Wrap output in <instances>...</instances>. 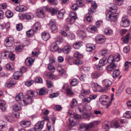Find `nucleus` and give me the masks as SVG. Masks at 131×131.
<instances>
[{
	"instance_id": "nucleus-64",
	"label": "nucleus",
	"mask_w": 131,
	"mask_h": 131,
	"mask_svg": "<svg viewBox=\"0 0 131 131\" xmlns=\"http://www.w3.org/2000/svg\"><path fill=\"white\" fill-rule=\"evenodd\" d=\"M78 8V6L77 4H73L72 5L71 8L72 10H77Z\"/></svg>"
},
{
	"instance_id": "nucleus-33",
	"label": "nucleus",
	"mask_w": 131,
	"mask_h": 131,
	"mask_svg": "<svg viewBox=\"0 0 131 131\" xmlns=\"http://www.w3.org/2000/svg\"><path fill=\"white\" fill-rule=\"evenodd\" d=\"M81 42L78 41L75 42L73 45V47L75 49H78L80 47L81 45Z\"/></svg>"
},
{
	"instance_id": "nucleus-5",
	"label": "nucleus",
	"mask_w": 131,
	"mask_h": 131,
	"mask_svg": "<svg viewBox=\"0 0 131 131\" xmlns=\"http://www.w3.org/2000/svg\"><path fill=\"white\" fill-rule=\"evenodd\" d=\"M14 41V39L13 37H9L5 40L4 44L6 47H10L12 45Z\"/></svg>"
},
{
	"instance_id": "nucleus-21",
	"label": "nucleus",
	"mask_w": 131,
	"mask_h": 131,
	"mask_svg": "<svg viewBox=\"0 0 131 131\" xmlns=\"http://www.w3.org/2000/svg\"><path fill=\"white\" fill-rule=\"evenodd\" d=\"M6 103L5 101L2 100H0V108L2 111H4L6 109L5 105Z\"/></svg>"
},
{
	"instance_id": "nucleus-63",
	"label": "nucleus",
	"mask_w": 131,
	"mask_h": 131,
	"mask_svg": "<svg viewBox=\"0 0 131 131\" xmlns=\"http://www.w3.org/2000/svg\"><path fill=\"white\" fill-rule=\"evenodd\" d=\"M70 124L72 126H74L75 125L76 123L74 122L73 118L71 117L69 119Z\"/></svg>"
},
{
	"instance_id": "nucleus-31",
	"label": "nucleus",
	"mask_w": 131,
	"mask_h": 131,
	"mask_svg": "<svg viewBox=\"0 0 131 131\" xmlns=\"http://www.w3.org/2000/svg\"><path fill=\"white\" fill-rule=\"evenodd\" d=\"M130 36V34H127L124 38H123L122 39V40L125 43H127L128 42Z\"/></svg>"
},
{
	"instance_id": "nucleus-4",
	"label": "nucleus",
	"mask_w": 131,
	"mask_h": 131,
	"mask_svg": "<svg viewBox=\"0 0 131 131\" xmlns=\"http://www.w3.org/2000/svg\"><path fill=\"white\" fill-rule=\"evenodd\" d=\"M45 122L42 121L37 123L34 127V129L36 131H40L43 127Z\"/></svg>"
},
{
	"instance_id": "nucleus-44",
	"label": "nucleus",
	"mask_w": 131,
	"mask_h": 131,
	"mask_svg": "<svg viewBox=\"0 0 131 131\" xmlns=\"http://www.w3.org/2000/svg\"><path fill=\"white\" fill-rule=\"evenodd\" d=\"M21 75V73L18 71L16 72L14 74V78L15 79H18Z\"/></svg>"
},
{
	"instance_id": "nucleus-48",
	"label": "nucleus",
	"mask_w": 131,
	"mask_h": 131,
	"mask_svg": "<svg viewBox=\"0 0 131 131\" xmlns=\"http://www.w3.org/2000/svg\"><path fill=\"white\" fill-rule=\"evenodd\" d=\"M77 104V102L75 99H73L71 101V107L72 108L76 106Z\"/></svg>"
},
{
	"instance_id": "nucleus-34",
	"label": "nucleus",
	"mask_w": 131,
	"mask_h": 131,
	"mask_svg": "<svg viewBox=\"0 0 131 131\" xmlns=\"http://www.w3.org/2000/svg\"><path fill=\"white\" fill-rule=\"evenodd\" d=\"M63 39L61 36H59L57 38L56 43L58 45L59 44L63 41Z\"/></svg>"
},
{
	"instance_id": "nucleus-56",
	"label": "nucleus",
	"mask_w": 131,
	"mask_h": 131,
	"mask_svg": "<svg viewBox=\"0 0 131 131\" xmlns=\"http://www.w3.org/2000/svg\"><path fill=\"white\" fill-rule=\"evenodd\" d=\"M76 4L78 5V7H82L84 6V4L82 0H77L76 1Z\"/></svg>"
},
{
	"instance_id": "nucleus-30",
	"label": "nucleus",
	"mask_w": 131,
	"mask_h": 131,
	"mask_svg": "<svg viewBox=\"0 0 131 131\" xmlns=\"http://www.w3.org/2000/svg\"><path fill=\"white\" fill-rule=\"evenodd\" d=\"M113 33V31L110 28H107L105 29L104 30V33L107 35H110Z\"/></svg>"
},
{
	"instance_id": "nucleus-54",
	"label": "nucleus",
	"mask_w": 131,
	"mask_h": 131,
	"mask_svg": "<svg viewBox=\"0 0 131 131\" xmlns=\"http://www.w3.org/2000/svg\"><path fill=\"white\" fill-rule=\"evenodd\" d=\"M79 35L80 37L82 38H85L86 36V33L83 31H79Z\"/></svg>"
},
{
	"instance_id": "nucleus-35",
	"label": "nucleus",
	"mask_w": 131,
	"mask_h": 131,
	"mask_svg": "<svg viewBox=\"0 0 131 131\" xmlns=\"http://www.w3.org/2000/svg\"><path fill=\"white\" fill-rule=\"evenodd\" d=\"M24 6L20 5L17 7L16 8V10L18 12H22L25 10Z\"/></svg>"
},
{
	"instance_id": "nucleus-14",
	"label": "nucleus",
	"mask_w": 131,
	"mask_h": 131,
	"mask_svg": "<svg viewBox=\"0 0 131 131\" xmlns=\"http://www.w3.org/2000/svg\"><path fill=\"white\" fill-rule=\"evenodd\" d=\"M97 29V27L95 26L91 25L88 27L87 30L88 32L93 33Z\"/></svg>"
},
{
	"instance_id": "nucleus-11",
	"label": "nucleus",
	"mask_w": 131,
	"mask_h": 131,
	"mask_svg": "<svg viewBox=\"0 0 131 131\" xmlns=\"http://www.w3.org/2000/svg\"><path fill=\"white\" fill-rule=\"evenodd\" d=\"M46 10L48 12H50L52 15H56L59 9L57 7H54L52 8H49L47 7H46Z\"/></svg>"
},
{
	"instance_id": "nucleus-39",
	"label": "nucleus",
	"mask_w": 131,
	"mask_h": 131,
	"mask_svg": "<svg viewBox=\"0 0 131 131\" xmlns=\"http://www.w3.org/2000/svg\"><path fill=\"white\" fill-rule=\"evenodd\" d=\"M51 30L52 32L53 33H55L57 31L58 28L56 25L50 26Z\"/></svg>"
},
{
	"instance_id": "nucleus-29",
	"label": "nucleus",
	"mask_w": 131,
	"mask_h": 131,
	"mask_svg": "<svg viewBox=\"0 0 131 131\" xmlns=\"http://www.w3.org/2000/svg\"><path fill=\"white\" fill-rule=\"evenodd\" d=\"M47 125L49 131H53L54 128L52 123L51 122H49L47 123Z\"/></svg>"
},
{
	"instance_id": "nucleus-18",
	"label": "nucleus",
	"mask_w": 131,
	"mask_h": 131,
	"mask_svg": "<svg viewBox=\"0 0 131 131\" xmlns=\"http://www.w3.org/2000/svg\"><path fill=\"white\" fill-rule=\"evenodd\" d=\"M70 17L71 18L72 20V22L74 23L75 20L77 19V14L75 12H71L70 13Z\"/></svg>"
},
{
	"instance_id": "nucleus-12",
	"label": "nucleus",
	"mask_w": 131,
	"mask_h": 131,
	"mask_svg": "<svg viewBox=\"0 0 131 131\" xmlns=\"http://www.w3.org/2000/svg\"><path fill=\"white\" fill-rule=\"evenodd\" d=\"M7 129L6 123L2 121H0V129L3 130L0 131H6Z\"/></svg>"
},
{
	"instance_id": "nucleus-25",
	"label": "nucleus",
	"mask_w": 131,
	"mask_h": 131,
	"mask_svg": "<svg viewBox=\"0 0 131 131\" xmlns=\"http://www.w3.org/2000/svg\"><path fill=\"white\" fill-rule=\"evenodd\" d=\"M65 13V10L64 9H62L59 11L57 14L58 17L59 18H62L63 16V15Z\"/></svg>"
},
{
	"instance_id": "nucleus-45",
	"label": "nucleus",
	"mask_w": 131,
	"mask_h": 131,
	"mask_svg": "<svg viewBox=\"0 0 131 131\" xmlns=\"http://www.w3.org/2000/svg\"><path fill=\"white\" fill-rule=\"evenodd\" d=\"M5 14L6 15L8 18L12 17L13 15V13L10 10H7L6 11Z\"/></svg>"
},
{
	"instance_id": "nucleus-37",
	"label": "nucleus",
	"mask_w": 131,
	"mask_h": 131,
	"mask_svg": "<svg viewBox=\"0 0 131 131\" xmlns=\"http://www.w3.org/2000/svg\"><path fill=\"white\" fill-rule=\"evenodd\" d=\"M15 83L13 81H11L9 82L6 83L5 85V87H10L14 85Z\"/></svg>"
},
{
	"instance_id": "nucleus-2",
	"label": "nucleus",
	"mask_w": 131,
	"mask_h": 131,
	"mask_svg": "<svg viewBox=\"0 0 131 131\" xmlns=\"http://www.w3.org/2000/svg\"><path fill=\"white\" fill-rule=\"evenodd\" d=\"M100 103L103 105H107V107L110 105L111 102H110L109 101L108 96L105 95H103L101 96L99 99Z\"/></svg>"
},
{
	"instance_id": "nucleus-15",
	"label": "nucleus",
	"mask_w": 131,
	"mask_h": 131,
	"mask_svg": "<svg viewBox=\"0 0 131 131\" xmlns=\"http://www.w3.org/2000/svg\"><path fill=\"white\" fill-rule=\"evenodd\" d=\"M117 15H115L114 14H111L109 15L108 21H115L117 19Z\"/></svg>"
},
{
	"instance_id": "nucleus-1",
	"label": "nucleus",
	"mask_w": 131,
	"mask_h": 131,
	"mask_svg": "<svg viewBox=\"0 0 131 131\" xmlns=\"http://www.w3.org/2000/svg\"><path fill=\"white\" fill-rule=\"evenodd\" d=\"M40 26V24L39 23H36L32 26L31 29L29 30L26 32V34L28 36L30 37L32 36L37 31L38 29Z\"/></svg>"
},
{
	"instance_id": "nucleus-55",
	"label": "nucleus",
	"mask_w": 131,
	"mask_h": 131,
	"mask_svg": "<svg viewBox=\"0 0 131 131\" xmlns=\"http://www.w3.org/2000/svg\"><path fill=\"white\" fill-rule=\"evenodd\" d=\"M109 53L110 51L108 50H104L102 51L101 55L102 56H105L107 54Z\"/></svg>"
},
{
	"instance_id": "nucleus-24",
	"label": "nucleus",
	"mask_w": 131,
	"mask_h": 131,
	"mask_svg": "<svg viewBox=\"0 0 131 131\" xmlns=\"http://www.w3.org/2000/svg\"><path fill=\"white\" fill-rule=\"evenodd\" d=\"M50 37V35L49 34L44 32L42 35V38L45 41L47 40Z\"/></svg>"
},
{
	"instance_id": "nucleus-42",
	"label": "nucleus",
	"mask_w": 131,
	"mask_h": 131,
	"mask_svg": "<svg viewBox=\"0 0 131 131\" xmlns=\"http://www.w3.org/2000/svg\"><path fill=\"white\" fill-rule=\"evenodd\" d=\"M57 70L61 75H63L64 73V70L60 66H59L58 67Z\"/></svg>"
},
{
	"instance_id": "nucleus-57",
	"label": "nucleus",
	"mask_w": 131,
	"mask_h": 131,
	"mask_svg": "<svg viewBox=\"0 0 131 131\" xmlns=\"http://www.w3.org/2000/svg\"><path fill=\"white\" fill-rule=\"evenodd\" d=\"M90 101V100L89 97L88 98H84L82 100V103L84 104H86L89 103Z\"/></svg>"
},
{
	"instance_id": "nucleus-20",
	"label": "nucleus",
	"mask_w": 131,
	"mask_h": 131,
	"mask_svg": "<svg viewBox=\"0 0 131 131\" xmlns=\"http://www.w3.org/2000/svg\"><path fill=\"white\" fill-rule=\"evenodd\" d=\"M21 109V104L20 103L15 104L13 107V109L15 111H19Z\"/></svg>"
},
{
	"instance_id": "nucleus-53",
	"label": "nucleus",
	"mask_w": 131,
	"mask_h": 131,
	"mask_svg": "<svg viewBox=\"0 0 131 131\" xmlns=\"http://www.w3.org/2000/svg\"><path fill=\"white\" fill-rule=\"evenodd\" d=\"M48 68L49 70L52 72H54L55 71L54 68L51 63H49L48 64Z\"/></svg>"
},
{
	"instance_id": "nucleus-38",
	"label": "nucleus",
	"mask_w": 131,
	"mask_h": 131,
	"mask_svg": "<svg viewBox=\"0 0 131 131\" xmlns=\"http://www.w3.org/2000/svg\"><path fill=\"white\" fill-rule=\"evenodd\" d=\"M111 125L112 127H114L115 128H117L119 126V125L117 121L115 122H112L111 123Z\"/></svg>"
},
{
	"instance_id": "nucleus-41",
	"label": "nucleus",
	"mask_w": 131,
	"mask_h": 131,
	"mask_svg": "<svg viewBox=\"0 0 131 131\" xmlns=\"http://www.w3.org/2000/svg\"><path fill=\"white\" fill-rule=\"evenodd\" d=\"M23 94L22 93H20L16 96L15 99L17 101H19L23 97Z\"/></svg>"
},
{
	"instance_id": "nucleus-3",
	"label": "nucleus",
	"mask_w": 131,
	"mask_h": 131,
	"mask_svg": "<svg viewBox=\"0 0 131 131\" xmlns=\"http://www.w3.org/2000/svg\"><path fill=\"white\" fill-rule=\"evenodd\" d=\"M130 23V21L127 19V16L125 15L123 16L120 23L121 26L125 27H127L129 26Z\"/></svg>"
},
{
	"instance_id": "nucleus-32",
	"label": "nucleus",
	"mask_w": 131,
	"mask_h": 131,
	"mask_svg": "<svg viewBox=\"0 0 131 131\" xmlns=\"http://www.w3.org/2000/svg\"><path fill=\"white\" fill-rule=\"evenodd\" d=\"M116 67V65L115 64H111L108 66L107 68V69L108 71H112L113 69L115 68Z\"/></svg>"
},
{
	"instance_id": "nucleus-51",
	"label": "nucleus",
	"mask_w": 131,
	"mask_h": 131,
	"mask_svg": "<svg viewBox=\"0 0 131 131\" xmlns=\"http://www.w3.org/2000/svg\"><path fill=\"white\" fill-rule=\"evenodd\" d=\"M114 61V58L113 56H110L108 57L107 60V62L110 64L112 63Z\"/></svg>"
},
{
	"instance_id": "nucleus-46",
	"label": "nucleus",
	"mask_w": 131,
	"mask_h": 131,
	"mask_svg": "<svg viewBox=\"0 0 131 131\" xmlns=\"http://www.w3.org/2000/svg\"><path fill=\"white\" fill-rule=\"evenodd\" d=\"M78 80L76 79H74L72 80L70 84L72 86H74L76 85L78 83Z\"/></svg>"
},
{
	"instance_id": "nucleus-8",
	"label": "nucleus",
	"mask_w": 131,
	"mask_h": 131,
	"mask_svg": "<svg viewBox=\"0 0 131 131\" xmlns=\"http://www.w3.org/2000/svg\"><path fill=\"white\" fill-rule=\"evenodd\" d=\"M107 63L106 59L102 58L99 61L98 65L96 67L97 69L98 70H102V67L106 65Z\"/></svg>"
},
{
	"instance_id": "nucleus-61",
	"label": "nucleus",
	"mask_w": 131,
	"mask_h": 131,
	"mask_svg": "<svg viewBox=\"0 0 131 131\" xmlns=\"http://www.w3.org/2000/svg\"><path fill=\"white\" fill-rule=\"evenodd\" d=\"M11 51H12L10 50H8L7 51L5 50L2 52V54L3 56H4V57H6L7 55L9 56V52H10Z\"/></svg>"
},
{
	"instance_id": "nucleus-47",
	"label": "nucleus",
	"mask_w": 131,
	"mask_h": 131,
	"mask_svg": "<svg viewBox=\"0 0 131 131\" xmlns=\"http://www.w3.org/2000/svg\"><path fill=\"white\" fill-rule=\"evenodd\" d=\"M124 117L126 118H129L131 117V112L130 111H127L123 115Z\"/></svg>"
},
{
	"instance_id": "nucleus-28",
	"label": "nucleus",
	"mask_w": 131,
	"mask_h": 131,
	"mask_svg": "<svg viewBox=\"0 0 131 131\" xmlns=\"http://www.w3.org/2000/svg\"><path fill=\"white\" fill-rule=\"evenodd\" d=\"M44 12L43 9H38L37 11V16L40 18H43L44 17Z\"/></svg>"
},
{
	"instance_id": "nucleus-23",
	"label": "nucleus",
	"mask_w": 131,
	"mask_h": 131,
	"mask_svg": "<svg viewBox=\"0 0 131 131\" xmlns=\"http://www.w3.org/2000/svg\"><path fill=\"white\" fill-rule=\"evenodd\" d=\"M34 60L31 57L27 58L25 60V63L27 66H30L32 64Z\"/></svg>"
},
{
	"instance_id": "nucleus-59",
	"label": "nucleus",
	"mask_w": 131,
	"mask_h": 131,
	"mask_svg": "<svg viewBox=\"0 0 131 131\" xmlns=\"http://www.w3.org/2000/svg\"><path fill=\"white\" fill-rule=\"evenodd\" d=\"M67 38L70 39H73L75 38L74 35L72 34L69 33L67 34Z\"/></svg>"
},
{
	"instance_id": "nucleus-22",
	"label": "nucleus",
	"mask_w": 131,
	"mask_h": 131,
	"mask_svg": "<svg viewBox=\"0 0 131 131\" xmlns=\"http://www.w3.org/2000/svg\"><path fill=\"white\" fill-rule=\"evenodd\" d=\"M103 83L106 88L104 90H105L107 89L111 85V82L108 79H106L103 81Z\"/></svg>"
},
{
	"instance_id": "nucleus-40",
	"label": "nucleus",
	"mask_w": 131,
	"mask_h": 131,
	"mask_svg": "<svg viewBox=\"0 0 131 131\" xmlns=\"http://www.w3.org/2000/svg\"><path fill=\"white\" fill-rule=\"evenodd\" d=\"M23 18L25 19L26 20L31 19V17L30 15L27 14H26L22 15Z\"/></svg>"
},
{
	"instance_id": "nucleus-36",
	"label": "nucleus",
	"mask_w": 131,
	"mask_h": 131,
	"mask_svg": "<svg viewBox=\"0 0 131 131\" xmlns=\"http://www.w3.org/2000/svg\"><path fill=\"white\" fill-rule=\"evenodd\" d=\"M120 73V71L118 69H116L113 72V76L114 78L117 77L119 75Z\"/></svg>"
},
{
	"instance_id": "nucleus-50",
	"label": "nucleus",
	"mask_w": 131,
	"mask_h": 131,
	"mask_svg": "<svg viewBox=\"0 0 131 131\" xmlns=\"http://www.w3.org/2000/svg\"><path fill=\"white\" fill-rule=\"evenodd\" d=\"M46 90L44 88H42L39 90V95H44L46 93Z\"/></svg>"
},
{
	"instance_id": "nucleus-52",
	"label": "nucleus",
	"mask_w": 131,
	"mask_h": 131,
	"mask_svg": "<svg viewBox=\"0 0 131 131\" xmlns=\"http://www.w3.org/2000/svg\"><path fill=\"white\" fill-rule=\"evenodd\" d=\"M74 56L75 57L79 59L82 58L83 57L81 54L78 52H76L74 53Z\"/></svg>"
},
{
	"instance_id": "nucleus-10",
	"label": "nucleus",
	"mask_w": 131,
	"mask_h": 131,
	"mask_svg": "<svg viewBox=\"0 0 131 131\" xmlns=\"http://www.w3.org/2000/svg\"><path fill=\"white\" fill-rule=\"evenodd\" d=\"M100 123V122L99 121H97L91 122L90 124L86 125L85 129L86 130L90 129L91 128H93L95 125H97Z\"/></svg>"
},
{
	"instance_id": "nucleus-17",
	"label": "nucleus",
	"mask_w": 131,
	"mask_h": 131,
	"mask_svg": "<svg viewBox=\"0 0 131 131\" xmlns=\"http://www.w3.org/2000/svg\"><path fill=\"white\" fill-rule=\"evenodd\" d=\"M31 124V122L30 121H22L20 122V125L24 127H29Z\"/></svg>"
},
{
	"instance_id": "nucleus-62",
	"label": "nucleus",
	"mask_w": 131,
	"mask_h": 131,
	"mask_svg": "<svg viewBox=\"0 0 131 131\" xmlns=\"http://www.w3.org/2000/svg\"><path fill=\"white\" fill-rule=\"evenodd\" d=\"M34 81L33 80L28 81L25 83V85L28 86H29L34 83Z\"/></svg>"
},
{
	"instance_id": "nucleus-27",
	"label": "nucleus",
	"mask_w": 131,
	"mask_h": 131,
	"mask_svg": "<svg viewBox=\"0 0 131 131\" xmlns=\"http://www.w3.org/2000/svg\"><path fill=\"white\" fill-rule=\"evenodd\" d=\"M91 87L93 90L94 92H96L98 89L99 88L100 86L98 85L97 83H93L91 85Z\"/></svg>"
},
{
	"instance_id": "nucleus-9",
	"label": "nucleus",
	"mask_w": 131,
	"mask_h": 131,
	"mask_svg": "<svg viewBox=\"0 0 131 131\" xmlns=\"http://www.w3.org/2000/svg\"><path fill=\"white\" fill-rule=\"evenodd\" d=\"M103 74V72L100 71H95L91 74V77L93 80L97 79Z\"/></svg>"
},
{
	"instance_id": "nucleus-6",
	"label": "nucleus",
	"mask_w": 131,
	"mask_h": 131,
	"mask_svg": "<svg viewBox=\"0 0 131 131\" xmlns=\"http://www.w3.org/2000/svg\"><path fill=\"white\" fill-rule=\"evenodd\" d=\"M97 43L100 44H102L105 42L106 39L105 37L102 35H97L95 37Z\"/></svg>"
},
{
	"instance_id": "nucleus-60",
	"label": "nucleus",
	"mask_w": 131,
	"mask_h": 131,
	"mask_svg": "<svg viewBox=\"0 0 131 131\" xmlns=\"http://www.w3.org/2000/svg\"><path fill=\"white\" fill-rule=\"evenodd\" d=\"M85 17L87 21L89 22H91L93 20L92 16L89 14H87Z\"/></svg>"
},
{
	"instance_id": "nucleus-13",
	"label": "nucleus",
	"mask_w": 131,
	"mask_h": 131,
	"mask_svg": "<svg viewBox=\"0 0 131 131\" xmlns=\"http://www.w3.org/2000/svg\"><path fill=\"white\" fill-rule=\"evenodd\" d=\"M95 45L91 44L88 43L86 46V49L88 51H91L95 49Z\"/></svg>"
},
{
	"instance_id": "nucleus-58",
	"label": "nucleus",
	"mask_w": 131,
	"mask_h": 131,
	"mask_svg": "<svg viewBox=\"0 0 131 131\" xmlns=\"http://www.w3.org/2000/svg\"><path fill=\"white\" fill-rule=\"evenodd\" d=\"M23 46L21 45H18L15 48V50L17 52H20L21 51Z\"/></svg>"
},
{
	"instance_id": "nucleus-43",
	"label": "nucleus",
	"mask_w": 131,
	"mask_h": 131,
	"mask_svg": "<svg viewBox=\"0 0 131 131\" xmlns=\"http://www.w3.org/2000/svg\"><path fill=\"white\" fill-rule=\"evenodd\" d=\"M66 91L67 93L69 95H71L73 94L74 93L71 91V88L70 87H68L66 89Z\"/></svg>"
},
{
	"instance_id": "nucleus-49",
	"label": "nucleus",
	"mask_w": 131,
	"mask_h": 131,
	"mask_svg": "<svg viewBox=\"0 0 131 131\" xmlns=\"http://www.w3.org/2000/svg\"><path fill=\"white\" fill-rule=\"evenodd\" d=\"M37 93L35 91H34L31 90H28L27 92V95H32L33 96H35V94H37Z\"/></svg>"
},
{
	"instance_id": "nucleus-19",
	"label": "nucleus",
	"mask_w": 131,
	"mask_h": 131,
	"mask_svg": "<svg viewBox=\"0 0 131 131\" xmlns=\"http://www.w3.org/2000/svg\"><path fill=\"white\" fill-rule=\"evenodd\" d=\"M58 45L56 43L54 42L52 43L51 46L50 50L53 52H56L58 49V47L57 45Z\"/></svg>"
},
{
	"instance_id": "nucleus-16",
	"label": "nucleus",
	"mask_w": 131,
	"mask_h": 131,
	"mask_svg": "<svg viewBox=\"0 0 131 131\" xmlns=\"http://www.w3.org/2000/svg\"><path fill=\"white\" fill-rule=\"evenodd\" d=\"M71 49V47L69 45H66L64 46L62 49V51L65 54H68Z\"/></svg>"
},
{
	"instance_id": "nucleus-7",
	"label": "nucleus",
	"mask_w": 131,
	"mask_h": 131,
	"mask_svg": "<svg viewBox=\"0 0 131 131\" xmlns=\"http://www.w3.org/2000/svg\"><path fill=\"white\" fill-rule=\"evenodd\" d=\"M33 100L32 99L30 96L29 95H26L25 96V98L23 99L21 103L22 105H25L28 104H31Z\"/></svg>"
},
{
	"instance_id": "nucleus-26",
	"label": "nucleus",
	"mask_w": 131,
	"mask_h": 131,
	"mask_svg": "<svg viewBox=\"0 0 131 131\" xmlns=\"http://www.w3.org/2000/svg\"><path fill=\"white\" fill-rule=\"evenodd\" d=\"M116 6L115 5L114 7H109V9L108 10L109 12L112 13L111 14H114L115 15H117L116 13L117 12V9L116 7Z\"/></svg>"
}]
</instances>
